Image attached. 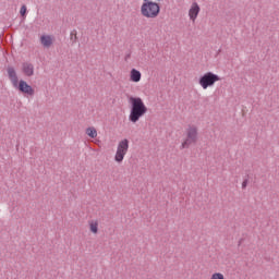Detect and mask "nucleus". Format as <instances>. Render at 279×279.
Instances as JSON below:
<instances>
[{"instance_id": "nucleus-16", "label": "nucleus", "mask_w": 279, "mask_h": 279, "mask_svg": "<svg viewBox=\"0 0 279 279\" xmlns=\"http://www.w3.org/2000/svg\"><path fill=\"white\" fill-rule=\"evenodd\" d=\"M245 186H247V180L242 182V189H245Z\"/></svg>"}, {"instance_id": "nucleus-6", "label": "nucleus", "mask_w": 279, "mask_h": 279, "mask_svg": "<svg viewBox=\"0 0 279 279\" xmlns=\"http://www.w3.org/2000/svg\"><path fill=\"white\" fill-rule=\"evenodd\" d=\"M13 88H16L24 95H29L31 97L35 94L34 87L27 84L24 80L17 81L16 85H13Z\"/></svg>"}, {"instance_id": "nucleus-5", "label": "nucleus", "mask_w": 279, "mask_h": 279, "mask_svg": "<svg viewBox=\"0 0 279 279\" xmlns=\"http://www.w3.org/2000/svg\"><path fill=\"white\" fill-rule=\"evenodd\" d=\"M129 149L130 141H128V138H124L118 143L117 151L114 155V160L118 162V165H121V162H123Z\"/></svg>"}, {"instance_id": "nucleus-11", "label": "nucleus", "mask_w": 279, "mask_h": 279, "mask_svg": "<svg viewBox=\"0 0 279 279\" xmlns=\"http://www.w3.org/2000/svg\"><path fill=\"white\" fill-rule=\"evenodd\" d=\"M88 228L92 234H99V220L97 219L89 220Z\"/></svg>"}, {"instance_id": "nucleus-2", "label": "nucleus", "mask_w": 279, "mask_h": 279, "mask_svg": "<svg viewBox=\"0 0 279 279\" xmlns=\"http://www.w3.org/2000/svg\"><path fill=\"white\" fill-rule=\"evenodd\" d=\"M160 1L162 0H144L140 12L144 19H158L160 16Z\"/></svg>"}, {"instance_id": "nucleus-10", "label": "nucleus", "mask_w": 279, "mask_h": 279, "mask_svg": "<svg viewBox=\"0 0 279 279\" xmlns=\"http://www.w3.org/2000/svg\"><path fill=\"white\" fill-rule=\"evenodd\" d=\"M22 73L26 75V77H32V75H34V64L27 62L23 63Z\"/></svg>"}, {"instance_id": "nucleus-12", "label": "nucleus", "mask_w": 279, "mask_h": 279, "mask_svg": "<svg viewBox=\"0 0 279 279\" xmlns=\"http://www.w3.org/2000/svg\"><path fill=\"white\" fill-rule=\"evenodd\" d=\"M40 43L44 47H51V45H53V37L49 36V35H43L40 37Z\"/></svg>"}, {"instance_id": "nucleus-15", "label": "nucleus", "mask_w": 279, "mask_h": 279, "mask_svg": "<svg viewBox=\"0 0 279 279\" xmlns=\"http://www.w3.org/2000/svg\"><path fill=\"white\" fill-rule=\"evenodd\" d=\"M20 14H21V16H25V14H27V7L22 5V8L20 10Z\"/></svg>"}, {"instance_id": "nucleus-1", "label": "nucleus", "mask_w": 279, "mask_h": 279, "mask_svg": "<svg viewBox=\"0 0 279 279\" xmlns=\"http://www.w3.org/2000/svg\"><path fill=\"white\" fill-rule=\"evenodd\" d=\"M129 104L131 105L129 121H131V123H138L142 117H145V114H147V106L141 97L134 96H131L129 98Z\"/></svg>"}, {"instance_id": "nucleus-9", "label": "nucleus", "mask_w": 279, "mask_h": 279, "mask_svg": "<svg viewBox=\"0 0 279 279\" xmlns=\"http://www.w3.org/2000/svg\"><path fill=\"white\" fill-rule=\"evenodd\" d=\"M143 77V74L141 73V71L136 70V69H132L130 71V82H133L134 84H138V82H141Z\"/></svg>"}, {"instance_id": "nucleus-8", "label": "nucleus", "mask_w": 279, "mask_h": 279, "mask_svg": "<svg viewBox=\"0 0 279 279\" xmlns=\"http://www.w3.org/2000/svg\"><path fill=\"white\" fill-rule=\"evenodd\" d=\"M7 72L12 86H16V84L20 82L16 70H14V68H8Z\"/></svg>"}, {"instance_id": "nucleus-7", "label": "nucleus", "mask_w": 279, "mask_h": 279, "mask_svg": "<svg viewBox=\"0 0 279 279\" xmlns=\"http://www.w3.org/2000/svg\"><path fill=\"white\" fill-rule=\"evenodd\" d=\"M199 12H202V8H199V4L197 2H193L189 9V19L190 21H192V23H195L197 21Z\"/></svg>"}, {"instance_id": "nucleus-3", "label": "nucleus", "mask_w": 279, "mask_h": 279, "mask_svg": "<svg viewBox=\"0 0 279 279\" xmlns=\"http://www.w3.org/2000/svg\"><path fill=\"white\" fill-rule=\"evenodd\" d=\"M199 141V129L196 125H189L185 129V138L181 143V149H189L191 145L197 144Z\"/></svg>"}, {"instance_id": "nucleus-13", "label": "nucleus", "mask_w": 279, "mask_h": 279, "mask_svg": "<svg viewBox=\"0 0 279 279\" xmlns=\"http://www.w3.org/2000/svg\"><path fill=\"white\" fill-rule=\"evenodd\" d=\"M85 134H87L89 138H97V129H95V126H89L86 129Z\"/></svg>"}, {"instance_id": "nucleus-14", "label": "nucleus", "mask_w": 279, "mask_h": 279, "mask_svg": "<svg viewBox=\"0 0 279 279\" xmlns=\"http://www.w3.org/2000/svg\"><path fill=\"white\" fill-rule=\"evenodd\" d=\"M210 279H226V276H223L222 272H214L211 274Z\"/></svg>"}, {"instance_id": "nucleus-4", "label": "nucleus", "mask_w": 279, "mask_h": 279, "mask_svg": "<svg viewBox=\"0 0 279 279\" xmlns=\"http://www.w3.org/2000/svg\"><path fill=\"white\" fill-rule=\"evenodd\" d=\"M217 82H221V77L213 72L205 73L198 80V84L203 88V90H207V88H213V86H215Z\"/></svg>"}]
</instances>
